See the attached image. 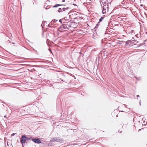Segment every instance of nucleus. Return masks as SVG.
<instances>
[{
  "label": "nucleus",
  "mask_w": 147,
  "mask_h": 147,
  "mask_svg": "<svg viewBox=\"0 0 147 147\" xmlns=\"http://www.w3.org/2000/svg\"><path fill=\"white\" fill-rule=\"evenodd\" d=\"M65 1V0H63L62 1V2H64V1Z\"/></svg>",
  "instance_id": "24"
},
{
  "label": "nucleus",
  "mask_w": 147,
  "mask_h": 147,
  "mask_svg": "<svg viewBox=\"0 0 147 147\" xmlns=\"http://www.w3.org/2000/svg\"><path fill=\"white\" fill-rule=\"evenodd\" d=\"M117 116H118V115H117V116H117Z\"/></svg>",
  "instance_id": "30"
},
{
  "label": "nucleus",
  "mask_w": 147,
  "mask_h": 147,
  "mask_svg": "<svg viewBox=\"0 0 147 147\" xmlns=\"http://www.w3.org/2000/svg\"><path fill=\"white\" fill-rule=\"evenodd\" d=\"M140 129H139V131H140Z\"/></svg>",
  "instance_id": "28"
},
{
  "label": "nucleus",
  "mask_w": 147,
  "mask_h": 147,
  "mask_svg": "<svg viewBox=\"0 0 147 147\" xmlns=\"http://www.w3.org/2000/svg\"><path fill=\"white\" fill-rule=\"evenodd\" d=\"M49 50L50 51H51V49H49Z\"/></svg>",
  "instance_id": "22"
},
{
  "label": "nucleus",
  "mask_w": 147,
  "mask_h": 147,
  "mask_svg": "<svg viewBox=\"0 0 147 147\" xmlns=\"http://www.w3.org/2000/svg\"><path fill=\"white\" fill-rule=\"evenodd\" d=\"M59 22H60L61 23L63 24V18L60 20Z\"/></svg>",
  "instance_id": "14"
},
{
  "label": "nucleus",
  "mask_w": 147,
  "mask_h": 147,
  "mask_svg": "<svg viewBox=\"0 0 147 147\" xmlns=\"http://www.w3.org/2000/svg\"><path fill=\"white\" fill-rule=\"evenodd\" d=\"M50 7L49 6H46V7L45 8V9H49V8Z\"/></svg>",
  "instance_id": "17"
},
{
  "label": "nucleus",
  "mask_w": 147,
  "mask_h": 147,
  "mask_svg": "<svg viewBox=\"0 0 147 147\" xmlns=\"http://www.w3.org/2000/svg\"><path fill=\"white\" fill-rule=\"evenodd\" d=\"M16 134V133H13L11 135V136H13L14 135V134Z\"/></svg>",
  "instance_id": "20"
},
{
  "label": "nucleus",
  "mask_w": 147,
  "mask_h": 147,
  "mask_svg": "<svg viewBox=\"0 0 147 147\" xmlns=\"http://www.w3.org/2000/svg\"><path fill=\"white\" fill-rule=\"evenodd\" d=\"M100 22H98V23L96 24V26L94 27V29L95 30H96L98 28V26L99 25Z\"/></svg>",
  "instance_id": "7"
},
{
  "label": "nucleus",
  "mask_w": 147,
  "mask_h": 147,
  "mask_svg": "<svg viewBox=\"0 0 147 147\" xmlns=\"http://www.w3.org/2000/svg\"><path fill=\"white\" fill-rule=\"evenodd\" d=\"M102 3H103L104 6L103 7V10L102 11V13L104 14L106 13V8L107 9V11H108V1H104V0H102Z\"/></svg>",
  "instance_id": "1"
},
{
  "label": "nucleus",
  "mask_w": 147,
  "mask_h": 147,
  "mask_svg": "<svg viewBox=\"0 0 147 147\" xmlns=\"http://www.w3.org/2000/svg\"><path fill=\"white\" fill-rule=\"evenodd\" d=\"M63 28H68L67 26H63Z\"/></svg>",
  "instance_id": "18"
},
{
  "label": "nucleus",
  "mask_w": 147,
  "mask_h": 147,
  "mask_svg": "<svg viewBox=\"0 0 147 147\" xmlns=\"http://www.w3.org/2000/svg\"><path fill=\"white\" fill-rule=\"evenodd\" d=\"M137 97H139V95H137Z\"/></svg>",
  "instance_id": "25"
},
{
  "label": "nucleus",
  "mask_w": 147,
  "mask_h": 147,
  "mask_svg": "<svg viewBox=\"0 0 147 147\" xmlns=\"http://www.w3.org/2000/svg\"><path fill=\"white\" fill-rule=\"evenodd\" d=\"M62 74L64 76V74Z\"/></svg>",
  "instance_id": "29"
},
{
  "label": "nucleus",
  "mask_w": 147,
  "mask_h": 147,
  "mask_svg": "<svg viewBox=\"0 0 147 147\" xmlns=\"http://www.w3.org/2000/svg\"><path fill=\"white\" fill-rule=\"evenodd\" d=\"M57 21V20H55V21Z\"/></svg>",
  "instance_id": "27"
},
{
  "label": "nucleus",
  "mask_w": 147,
  "mask_h": 147,
  "mask_svg": "<svg viewBox=\"0 0 147 147\" xmlns=\"http://www.w3.org/2000/svg\"><path fill=\"white\" fill-rule=\"evenodd\" d=\"M104 19V18L103 17H101V18L99 19V22H101L102 21V20L103 19Z\"/></svg>",
  "instance_id": "13"
},
{
  "label": "nucleus",
  "mask_w": 147,
  "mask_h": 147,
  "mask_svg": "<svg viewBox=\"0 0 147 147\" xmlns=\"http://www.w3.org/2000/svg\"><path fill=\"white\" fill-rule=\"evenodd\" d=\"M82 19V18H81L79 17H75L74 18V20L77 19V20H81Z\"/></svg>",
  "instance_id": "10"
},
{
  "label": "nucleus",
  "mask_w": 147,
  "mask_h": 147,
  "mask_svg": "<svg viewBox=\"0 0 147 147\" xmlns=\"http://www.w3.org/2000/svg\"><path fill=\"white\" fill-rule=\"evenodd\" d=\"M26 137L25 135L22 136L20 142L22 144H24L25 143L26 140Z\"/></svg>",
  "instance_id": "4"
},
{
  "label": "nucleus",
  "mask_w": 147,
  "mask_h": 147,
  "mask_svg": "<svg viewBox=\"0 0 147 147\" xmlns=\"http://www.w3.org/2000/svg\"><path fill=\"white\" fill-rule=\"evenodd\" d=\"M71 23L70 22H69V20L67 19L66 17L63 18V25H66L67 26L69 27H71Z\"/></svg>",
  "instance_id": "2"
},
{
  "label": "nucleus",
  "mask_w": 147,
  "mask_h": 147,
  "mask_svg": "<svg viewBox=\"0 0 147 147\" xmlns=\"http://www.w3.org/2000/svg\"><path fill=\"white\" fill-rule=\"evenodd\" d=\"M26 141L28 140H30L31 139L30 138H28V137H26Z\"/></svg>",
  "instance_id": "16"
},
{
  "label": "nucleus",
  "mask_w": 147,
  "mask_h": 147,
  "mask_svg": "<svg viewBox=\"0 0 147 147\" xmlns=\"http://www.w3.org/2000/svg\"><path fill=\"white\" fill-rule=\"evenodd\" d=\"M76 15V14H71L70 15H69V18L71 19L72 18H71V17L72 16H74V15Z\"/></svg>",
  "instance_id": "12"
},
{
  "label": "nucleus",
  "mask_w": 147,
  "mask_h": 147,
  "mask_svg": "<svg viewBox=\"0 0 147 147\" xmlns=\"http://www.w3.org/2000/svg\"><path fill=\"white\" fill-rule=\"evenodd\" d=\"M141 102H140H140H139V104L140 105H141Z\"/></svg>",
  "instance_id": "21"
},
{
  "label": "nucleus",
  "mask_w": 147,
  "mask_h": 147,
  "mask_svg": "<svg viewBox=\"0 0 147 147\" xmlns=\"http://www.w3.org/2000/svg\"><path fill=\"white\" fill-rule=\"evenodd\" d=\"M32 141L35 143L40 144L41 143L40 140L38 138L32 139Z\"/></svg>",
  "instance_id": "5"
},
{
  "label": "nucleus",
  "mask_w": 147,
  "mask_h": 147,
  "mask_svg": "<svg viewBox=\"0 0 147 147\" xmlns=\"http://www.w3.org/2000/svg\"><path fill=\"white\" fill-rule=\"evenodd\" d=\"M131 40L127 41L126 42L125 46H127V45L129 43H131Z\"/></svg>",
  "instance_id": "8"
},
{
  "label": "nucleus",
  "mask_w": 147,
  "mask_h": 147,
  "mask_svg": "<svg viewBox=\"0 0 147 147\" xmlns=\"http://www.w3.org/2000/svg\"><path fill=\"white\" fill-rule=\"evenodd\" d=\"M4 117L5 118H6V115H5V116H4Z\"/></svg>",
  "instance_id": "23"
},
{
  "label": "nucleus",
  "mask_w": 147,
  "mask_h": 147,
  "mask_svg": "<svg viewBox=\"0 0 147 147\" xmlns=\"http://www.w3.org/2000/svg\"><path fill=\"white\" fill-rule=\"evenodd\" d=\"M45 7H46L45 5L44 7L45 8H46Z\"/></svg>",
  "instance_id": "26"
},
{
  "label": "nucleus",
  "mask_w": 147,
  "mask_h": 147,
  "mask_svg": "<svg viewBox=\"0 0 147 147\" xmlns=\"http://www.w3.org/2000/svg\"><path fill=\"white\" fill-rule=\"evenodd\" d=\"M57 141L59 142H61L62 141L61 139L59 138H54L51 139L50 142H54Z\"/></svg>",
  "instance_id": "3"
},
{
  "label": "nucleus",
  "mask_w": 147,
  "mask_h": 147,
  "mask_svg": "<svg viewBox=\"0 0 147 147\" xmlns=\"http://www.w3.org/2000/svg\"><path fill=\"white\" fill-rule=\"evenodd\" d=\"M60 80H61V81H63V82H65V80H62V79H61V78H60Z\"/></svg>",
  "instance_id": "19"
},
{
  "label": "nucleus",
  "mask_w": 147,
  "mask_h": 147,
  "mask_svg": "<svg viewBox=\"0 0 147 147\" xmlns=\"http://www.w3.org/2000/svg\"><path fill=\"white\" fill-rule=\"evenodd\" d=\"M122 42V41H119L117 43V44H121V42Z\"/></svg>",
  "instance_id": "15"
},
{
  "label": "nucleus",
  "mask_w": 147,
  "mask_h": 147,
  "mask_svg": "<svg viewBox=\"0 0 147 147\" xmlns=\"http://www.w3.org/2000/svg\"><path fill=\"white\" fill-rule=\"evenodd\" d=\"M57 84V83H54L53 84L51 85V86H52V87H53L54 88H56L57 87H56V85Z\"/></svg>",
  "instance_id": "9"
},
{
  "label": "nucleus",
  "mask_w": 147,
  "mask_h": 147,
  "mask_svg": "<svg viewBox=\"0 0 147 147\" xmlns=\"http://www.w3.org/2000/svg\"><path fill=\"white\" fill-rule=\"evenodd\" d=\"M68 7H67L66 8H65L64 7H62L61 8H59V9L58 11V12H62L63 11H65L66 9H68Z\"/></svg>",
  "instance_id": "6"
},
{
  "label": "nucleus",
  "mask_w": 147,
  "mask_h": 147,
  "mask_svg": "<svg viewBox=\"0 0 147 147\" xmlns=\"http://www.w3.org/2000/svg\"><path fill=\"white\" fill-rule=\"evenodd\" d=\"M60 5H59L58 4H56L55 5H54L53 7H56Z\"/></svg>",
  "instance_id": "11"
}]
</instances>
